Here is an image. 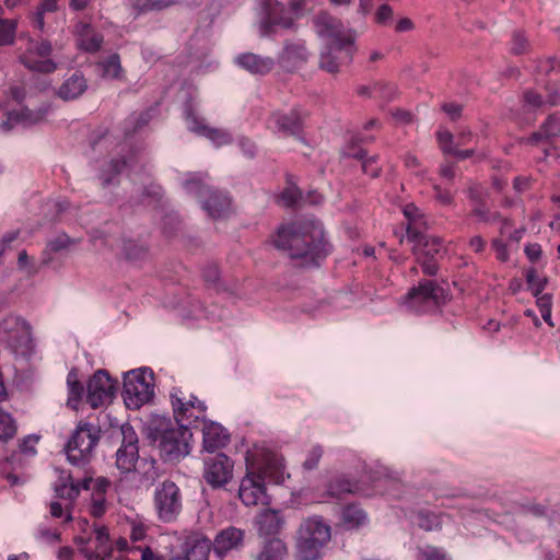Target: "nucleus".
<instances>
[{
    "mask_svg": "<svg viewBox=\"0 0 560 560\" xmlns=\"http://www.w3.org/2000/svg\"><path fill=\"white\" fill-rule=\"evenodd\" d=\"M68 399L67 406L77 410L84 395L83 385L77 380V375L72 372L68 374Z\"/></svg>",
    "mask_w": 560,
    "mask_h": 560,
    "instance_id": "nucleus-36",
    "label": "nucleus"
},
{
    "mask_svg": "<svg viewBox=\"0 0 560 560\" xmlns=\"http://www.w3.org/2000/svg\"><path fill=\"white\" fill-rule=\"evenodd\" d=\"M54 490L57 498L70 501L69 505H72L80 494V486L73 481L71 475L60 477L55 483Z\"/></svg>",
    "mask_w": 560,
    "mask_h": 560,
    "instance_id": "nucleus-33",
    "label": "nucleus"
},
{
    "mask_svg": "<svg viewBox=\"0 0 560 560\" xmlns=\"http://www.w3.org/2000/svg\"><path fill=\"white\" fill-rule=\"evenodd\" d=\"M49 108V105L39 107L35 110L25 107L20 110L10 112V117L11 119H15L19 124L35 125L45 119Z\"/></svg>",
    "mask_w": 560,
    "mask_h": 560,
    "instance_id": "nucleus-34",
    "label": "nucleus"
},
{
    "mask_svg": "<svg viewBox=\"0 0 560 560\" xmlns=\"http://www.w3.org/2000/svg\"><path fill=\"white\" fill-rule=\"evenodd\" d=\"M362 172L371 178H378L382 174L383 167L378 163V155H369L361 163Z\"/></svg>",
    "mask_w": 560,
    "mask_h": 560,
    "instance_id": "nucleus-52",
    "label": "nucleus"
},
{
    "mask_svg": "<svg viewBox=\"0 0 560 560\" xmlns=\"http://www.w3.org/2000/svg\"><path fill=\"white\" fill-rule=\"evenodd\" d=\"M147 438L158 444L165 462H178L190 452L191 432L185 425L175 424L171 418L154 415L145 429Z\"/></svg>",
    "mask_w": 560,
    "mask_h": 560,
    "instance_id": "nucleus-2",
    "label": "nucleus"
},
{
    "mask_svg": "<svg viewBox=\"0 0 560 560\" xmlns=\"http://www.w3.org/2000/svg\"><path fill=\"white\" fill-rule=\"evenodd\" d=\"M185 552L189 560H209L213 541L202 534H192L185 541Z\"/></svg>",
    "mask_w": 560,
    "mask_h": 560,
    "instance_id": "nucleus-28",
    "label": "nucleus"
},
{
    "mask_svg": "<svg viewBox=\"0 0 560 560\" xmlns=\"http://www.w3.org/2000/svg\"><path fill=\"white\" fill-rule=\"evenodd\" d=\"M138 459L139 448L120 446L116 452V467L121 474L133 472Z\"/></svg>",
    "mask_w": 560,
    "mask_h": 560,
    "instance_id": "nucleus-32",
    "label": "nucleus"
},
{
    "mask_svg": "<svg viewBox=\"0 0 560 560\" xmlns=\"http://www.w3.org/2000/svg\"><path fill=\"white\" fill-rule=\"evenodd\" d=\"M529 43L525 34L516 31L512 35L511 52L513 55H522L528 51Z\"/></svg>",
    "mask_w": 560,
    "mask_h": 560,
    "instance_id": "nucleus-56",
    "label": "nucleus"
},
{
    "mask_svg": "<svg viewBox=\"0 0 560 560\" xmlns=\"http://www.w3.org/2000/svg\"><path fill=\"white\" fill-rule=\"evenodd\" d=\"M418 526L425 532L442 529V514L429 510H419L416 513Z\"/></svg>",
    "mask_w": 560,
    "mask_h": 560,
    "instance_id": "nucleus-37",
    "label": "nucleus"
},
{
    "mask_svg": "<svg viewBox=\"0 0 560 560\" xmlns=\"http://www.w3.org/2000/svg\"><path fill=\"white\" fill-rule=\"evenodd\" d=\"M314 25L318 36L328 39V43L345 44L346 46L355 43V32L345 28L338 19L328 13H319L314 20Z\"/></svg>",
    "mask_w": 560,
    "mask_h": 560,
    "instance_id": "nucleus-15",
    "label": "nucleus"
},
{
    "mask_svg": "<svg viewBox=\"0 0 560 560\" xmlns=\"http://www.w3.org/2000/svg\"><path fill=\"white\" fill-rule=\"evenodd\" d=\"M276 248L287 252L291 258H303L306 266H317L327 256L329 246L322 225L314 221L281 224L272 238Z\"/></svg>",
    "mask_w": 560,
    "mask_h": 560,
    "instance_id": "nucleus-1",
    "label": "nucleus"
},
{
    "mask_svg": "<svg viewBox=\"0 0 560 560\" xmlns=\"http://www.w3.org/2000/svg\"><path fill=\"white\" fill-rule=\"evenodd\" d=\"M103 71V77L110 79H118L122 72L120 58L117 54L109 56L106 60L100 62Z\"/></svg>",
    "mask_w": 560,
    "mask_h": 560,
    "instance_id": "nucleus-46",
    "label": "nucleus"
},
{
    "mask_svg": "<svg viewBox=\"0 0 560 560\" xmlns=\"http://www.w3.org/2000/svg\"><path fill=\"white\" fill-rule=\"evenodd\" d=\"M240 67L253 74H267L275 67V60L270 57H261L253 52L241 54L236 58Z\"/></svg>",
    "mask_w": 560,
    "mask_h": 560,
    "instance_id": "nucleus-27",
    "label": "nucleus"
},
{
    "mask_svg": "<svg viewBox=\"0 0 560 560\" xmlns=\"http://www.w3.org/2000/svg\"><path fill=\"white\" fill-rule=\"evenodd\" d=\"M0 341L16 355L32 350V327L22 317L8 315L0 322Z\"/></svg>",
    "mask_w": 560,
    "mask_h": 560,
    "instance_id": "nucleus-8",
    "label": "nucleus"
},
{
    "mask_svg": "<svg viewBox=\"0 0 560 560\" xmlns=\"http://www.w3.org/2000/svg\"><path fill=\"white\" fill-rule=\"evenodd\" d=\"M238 497L247 506L268 505L270 497L267 494L264 476L255 471L247 472L241 481Z\"/></svg>",
    "mask_w": 560,
    "mask_h": 560,
    "instance_id": "nucleus-17",
    "label": "nucleus"
},
{
    "mask_svg": "<svg viewBox=\"0 0 560 560\" xmlns=\"http://www.w3.org/2000/svg\"><path fill=\"white\" fill-rule=\"evenodd\" d=\"M394 18V10L393 8L384 3L380 5L375 12L374 21L376 24L381 26H388L392 24Z\"/></svg>",
    "mask_w": 560,
    "mask_h": 560,
    "instance_id": "nucleus-57",
    "label": "nucleus"
},
{
    "mask_svg": "<svg viewBox=\"0 0 560 560\" xmlns=\"http://www.w3.org/2000/svg\"><path fill=\"white\" fill-rule=\"evenodd\" d=\"M283 523V517L278 510H264L256 520L260 536L277 535L282 529Z\"/></svg>",
    "mask_w": 560,
    "mask_h": 560,
    "instance_id": "nucleus-30",
    "label": "nucleus"
},
{
    "mask_svg": "<svg viewBox=\"0 0 560 560\" xmlns=\"http://www.w3.org/2000/svg\"><path fill=\"white\" fill-rule=\"evenodd\" d=\"M404 214L408 219V224L413 223L419 229L424 224L422 217L419 214L418 208L413 205H408L404 209Z\"/></svg>",
    "mask_w": 560,
    "mask_h": 560,
    "instance_id": "nucleus-64",
    "label": "nucleus"
},
{
    "mask_svg": "<svg viewBox=\"0 0 560 560\" xmlns=\"http://www.w3.org/2000/svg\"><path fill=\"white\" fill-rule=\"evenodd\" d=\"M173 415L178 425L195 427L199 421L205 422L207 406L194 395L187 396L182 390L171 393Z\"/></svg>",
    "mask_w": 560,
    "mask_h": 560,
    "instance_id": "nucleus-9",
    "label": "nucleus"
},
{
    "mask_svg": "<svg viewBox=\"0 0 560 560\" xmlns=\"http://www.w3.org/2000/svg\"><path fill=\"white\" fill-rule=\"evenodd\" d=\"M73 243L74 241L71 240L66 233H61L47 243L46 249L44 250V255H49L50 253H58L62 249L68 248Z\"/></svg>",
    "mask_w": 560,
    "mask_h": 560,
    "instance_id": "nucleus-51",
    "label": "nucleus"
},
{
    "mask_svg": "<svg viewBox=\"0 0 560 560\" xmlns=\"http://www.w3.org/2000/svg\"><path fill=\"white\" fill-rule=\"evenodd\" d=\"M59 0H40L36 11L32 15V22L35 28L44 31L45 20L44 15L48 12H56L58 10Z\"/></svg>",
    "mask_w": 560,
    "mask_h": 560,
    "instance_id": "nucleus-40",
    "label": "nucleus"
},
{
    "mask_svg": "<svg viewBox=\"0 0 560 560\" xmlns=\"http://www.w3.org/2000/svg\"><path fill=\"white\" fill-rule=\"evenodd\" d=\"M521 511L525 515H532L536 518H544L548 516L549 509L545 504L529 503L521 505Z\"/></svg>",
    "mask_w": 560,
    "mask_h": 560,
    "instance_id": "nucleus-58",
    "label": "nucleus"
},
{
    "mask_svg": "<svg viewBox=\"0 0 560 560\" xmlns=\"http://www.w3.org/2000/svg\"><path fill=\"white\" fill-rule=\"evenodd\" d=\"M342 522L350 528H359L366 522V513L355 503H350L342 509Z\"/></svg>",
    "mask_w": 560,
    "mask_h": 560,
    "instance_id": "nucleus-35",
    "label": "nucleus"
},
{
    "mask_svg": "<svg viewBox=\"0 0 560 560\" xmlns=\"http://www.w3.org/2000/svg\"><path fill=\"white\" fill-rule=\"evenodd\" d=\"M542 125L551 140L560 137V113L549 115Z\"/></svg>",
    "mask_w": 560,
    "mask_h": 560,
    "instance_id": "nucleus-59",
    "label": "nucleus"
},
{
    "mask_svg": "<svg viewBox=\"0 0 560 560\" xmlns=\"http://www.w3.org/2000/svg\"><path fill=\"white\" fill-rule=\"evenodd\" d=\"M233 476V462L223 453L205 462L203 478L212 488L225 486Z\"/></svg>",
    "mask_w": 560,
    "mask_h": 560,
    "instance_id": "nucleus-18",
    "label": "nucleus"
},
{
    "mask_svg": "<svg viewBox=\"0 0 560 560\" xmlns=\"http://www.w3.org/2000/svg\"><path fill=\"white\" fill-rule=\"evenodd\" d=\"M331 538V528L322 516L304 520L296 533L295 556L298 560H320L323 549Z\"/></svg>",
    "mask_w": 560,
    "mask_h": 560,
    "instance_id": "nucleus-3",
    "label": "nucleus"
},
{
    "mask_svg": "<svg viewBox=\"0 0 560 560\" xmlns=\"http://www.w3.org/2000/svg\"><path fill=\"white\" fill-rule=\"evenodd\" d=\"M77 47L85 52L95 54L101 50L104 36L90 23L78 22L73 28Z\"/></svg>",
    "mask_w": 560,
    "mask_h": 560,
    "instance_id": "nucleus-22",
    "label": "nucleus"
},
{
    "mask_svg": "<svg viewBox=\"0 0 560 560\" xmlns=\"http://www.w3.org/2000/svg\"><path fill=\"white\" fill-rule=\"evenodd\" d=\"M151 115L149 112L133 113L125 120V136H132L149 124Z\"/></svg>",
    "mask_w": 560,
    "mask_h": 560,
    "instance_id": "nucleus-42",
    "label": "nucleus"
},
{
    "mask_svg": "<svg viewBox=\"0 0 560 560\" xmlns=\"http://www.w3.org/2000/svg\"><path fill=\"white\" fill-rule=\"evenodd\" d=\"M409 306L416 311L438 306L445 303L446 294L442 287L432 280H421L418 287H413L406 295Z\"/></svg>",
    "mask_w": 560,
    "mask_h": 560,
    "instance_id": "nucleus-13",
    "label": "nucleus"
},
{
    "mask_svg": "<svg viewBox=\"0 0 560 560\" xmlns=\"http://www.w3.org/2000/svg\"><path fill=\"white\" fill-rule=\"evenodd\" d=\"M122 250L125 254V257L128 260H139L147 256V248L142 245H139L138 243L133 241H126L122 245Z\"/></svg>",
    "mask_w": 560,
    "mask_h": 560,
    "instance_id": "nucleus-50",
    "label": "nucleus"
},
{
    "mask_svg": "<svg viewBox=\"0 0 560 560\" xmlns=\"http://www.w3.org/2000/svg\"><path fill=\"white\" fill-rule=\"evenodd\" d=\"M18 23L13 19H0V46L14 43Z\"/></svg>",
    "mask_w": 560,
    "mask_h": 560,
    "instance_id": "nucleus-45",
    "label": "nucleus"
},
{
    "mask_svg": "<svg viewBox=\"0 0 560 560\" xmlns=\"http://www.w3.org/2000/svg\"><path fill=\"white\" fill-rule=\"evenodd\" d=\"M361 490L360 482L345 475L336 476L326 485V494L329 498L342 500L348 494H357Z\"/></svg>",
    "mask_w": 560,
    "mask_h": 560,
    "instance_id": "nucleus-26",
    "label": "nucleus"
},
{
    "mask_svg": "<svg viewBox=\"0 0 560 560\" xmlns=\"http://www.w3.org/2000/svg\"><path fill=\"white\" fill-rule=\"evenodd\" d=\"M293 176L287 175L288 186L281 192V200L287 208H292L302 198L301 189L292 182Z\"/></svg>",
    "mask_w": 560,
    "mask_h": 560,
    "instance_id": "nucleus-44",
    "label": "nucleus"
},
{
    "mask_svg": "<svg viewBox=\"0 0 560 560\" xmlns=\"http://www.w3.org/2000/svg\"><path fill=\"white\" fill-rule=\"evenodd\" d=\"M471 214L477 217L481 222L493 223L502 221L503 225H511V222L508 219H503L499 212H491L486 207V201L475 205L471 210Z\"/></svg>",
    "mask_w": 560,
    "mask_h": 560,
    "instance_id": "nucleus-43",
    "label": "nucleus"
},
{
    "mask_svg": "<svg viewBox=\"0 0 560 560\" xmlns=\"http://www.w3.org/2000/svg\"><path fill=\"white\" fill-rule=\"evenodd\" d=\"M436 140H438V144H439L440 150L444 154H452L453 153L455 147L453 145L454 136H453V133L451 131H448L446 129L438 130V132H436Z\"/></svg>",
    "mask_w": 560,
    "mask_h": 560,
    "instance_id": "nucleus-54",
    "label": "nucleus"
},
{
    "mask_svg": "<svg viewBox=\"0 0 560 560\" xmlns=\"http://www.w3.org/2000/svg\"><path fill=\"white\" fill-rule=\"evenodd\" d=\"M153 506L160 522H176L184 508V495L177 483L171 479L160 482L153 492Z\"/></svg>",
    "mask_w": 560,
    "mask_h": 560,
    "instance_id": "nucleus-7",
    "label": "nucleus"
},
{
    "mask_svg": "<svg viewBox=\"0 0 560 560\" xmlns=\"http://www.w3.org/2000/svg\"><path fill=\"white\" fill-rule=\"evenodd\" d=\"M117 382L106 370L96 371L89 380L86 386V402L93 408L110 404L115 397Z\"/></svg>",
    "mask_w": 560,
    "mask_h": 560,
    "instance_id": "nucleus-11",
    "label": "nucleus"
},
{
    "mask_svg": "<svg viewBox=\"0 0 560 560\" xmlns=\"http://www.w3.org/2000/svg\"><path fill=\"white\" fill-rule=\"evenodd\" d=\"M406 238L412 243L411 250L422 272L427 276H435L439 271L435 257L444 250L443 241L438 236L425 234L413 223L407 224Z\"/></svg>",
    "mask_w": 560,
    "mask_h": 560,
    "instance_id": "nucleus-5",
    "label": "nucleus"
},
{
    "mask_svg": "<svg viewBox=\"0 0 560 560\" xmlns=\"http://www.w3.org/2000/svg\"><path fill=\"white\" fill-rule=\"evenodd\" d=\"M187 119L191 122L190 129L197 135L208 138L214 145L222 147L232 142L231 135L218 128H211L199 121L191 110L187 112Z\"/></svg>",
    "mask_w": 560,
    "mask_h": 560,
    "instance_id": "nucleus-25",
    "label": "nucleus"
},
{
    "mask_svg": "<svg viewBox=\"0 0 560 560\" xmlns=\"http://www.w3.org/2000/svg\"><path fill=\"white\" fill-rule=\"evenodd\" d=\"M101 436L100 425L83 420L80 421L65 445L68 460L74 466L89 464Z\"/></svg>",
    "mask_w": 560,
    "mask_h": 560,
    "instance_id": "nucleus-4",
    "label": "nucleus"
},
{
    "mask_svg": "<svg viewBox=\"0 0 560 560\" xmlns=\"http://www.w3.org/2000/svg\"><path fill=\"white\" fill-rule=\"evenodd\" d=\"M188 191H198L205 194L202 208L213 219L225 217L231 211V198L219 190L206 187L200 178L192 177L185 182Z\"/></svg>",
    "mask_w": 560,
    "mask_h": 560,
    "instance_id": "nucleus-10",
    "label": "nucleus"
},
{
    "mask_svg": "<svg viewBox=\"0 0 560 560\" xmlns=\"http://www.w3.org/2000/svg\"><path fill=\"white\" fill-rule=\"evenodd\" d=\"M120 432H121V436H122L120 446H126L127 448H129V447L139 448L138 434L130 423H128V422L124 423L120 427Z\"/></svg>",
    "mask_w": 560,
    "mask_h": 560,
    "instance_id": "nucleus-53",
    "label": "nucleus"
},
{
    "mask_svg": "<svg viewBox=\"0 0 560 560\" xmlns=\"http://www.w3.org/2000/svg\"><path fill=\"white\" fill-rule=\"evenodd\" d=\"M357 50L355 43L349 46L338 43H327L326 49L320 52L318 67L331 74L340 71L345 65H350Z\"/></svg>",
    "mask_w": 560,
    "mask_h": 560,
    "instance_id": "nucleus-16",
    "label": "nucleus"
},
{
    "mask_svg": "<svg viewBox=\"0 0 560 560\" xmlns=\"http://www.w3.org/2000/svg\"><path fill=\"white\" fill-rule=\"evenodd\" d=\"M16 433V423L12 416L0 409V441H8Z\"/></svg>",
    "mask_w": 560,
    "mask_h": 560,
    "instance_id": "nucleus-47",
    "label": "nucleus"
},
{
    "mask_svg": "<svg viewBox=\"0 0 560 560\" xmlns=\"http://www.w3.org/2000/svg\"><path fill=\"white\" fill-rule=\"evenodd\" d=\"M537 70L544 74H549L552 71H560V62L552 57L541 59L538 61Z\"/></svg>",
    "mask_w": 560,
    "mask_h": 560,
    "instance_id": "nucleus-62",
    "label": "nucleus"
},
{
    "mask_svg": "<svg viewBox=\"0 0 560 560\" xmlns=\"http://www.w3.org/2000/svg\"><path fill=\"white\" fill-rule=\"evenodd\" d=\"M258 469L259 471L257 474H261L265 479L270 478L279 481L283 472V464L281 459L271 456L268 457Z\"/></svg>",
    "mask_w": 560,
    "mask_h": 560,
    "instance_id": "nucleus-41",
    "label": "nucleus"
},
{
    "mask_svg": "<svg viewBox=\"0 0 560 560\" xmlns=\"http://www.w3.org/2000/svg\"><path fill=\"white\" fill-rule=\"evenodd\" d=\"M154 395V374L149 368L129 371L124 376L122 398L129 409H139Z\"/></svg>",
    "mask_w": 560,
    "mask_h": 560,
    "instance_id": "nucleus-6",
    "label": "nucleus"
},
{
    "mask_svg": "<svg viewBox=\"0 0 560 560\" xmlns=\"http://www.w3.org/2000/svg\"><path fill=\"white\" fill-rule=\"evenodd\" d=\"M88 89V82L81 72H74L56 91V95L68 102L79 98Z\"/></svg>",
    "mask_w": 560,
    "mask_h": 560,
    "instance_id": "nucleus-29",
    "label": "nucleus"
},
{
    "mask_svg": "<svg viewBox=\"0 0 560 560\" xmlns=\"http://www.w3.org/2000/svg\"><path fill=\"white\" fill-rule=\"evenodd\" d=\"M525 276L528 290L534 296H538L546 288L547 278L539 277L535 268H529Z\"/></svg>",
    "mask_w": 560,
    "mask_h": 560,
    "instance_id": "nucleus-49",
    "label": "nucleus"
},
{
    "mask_svg": "<svg viewBox=\"0 0 560 560\" xmlns=\"http://www.w3.org/2000/svg\"><path fill=\"white\" fill-rule=\"evenodd\" d=\"M310 56L303 40H285L278 56V62L285 71L294 72L308 61Z\"/></svg>",
    "mask_w": 560,
    "mask_h": 560,
    "instance_id": "nucleus-20",
    "label": "nucleus"
},
{
    "mask_svg": "<svg viewBox=\"0 0 560 560\" xmlns=\"http://www.w3.org/2000/svg\"><path fill=\"white\" fill-rule=\"evenodd\" d=\"M261 9V19L259 22V33L261 36H269L273 33L276 26L287 30L295 27L292 16L285 14V7L278 0H259Z\"/></svg>",
    "mask_w": 560,
    "mask_h": 560,
    "instance_id": "nucleus-12",
    "label": "nucleus"
},
{
    "mask_svg": "<svg viewBox=\"0 0 560 560\" xmlns=\"http://www.w3.org/2000/svg\"><path fill=\"white\" fill-rule=\"evenodd\" d=\"M92 540L94 549H82V556L88 560H108L114 551L108 528L104 525L93 524Z\"/></svg>",
    "mask_w": 560,
    "mask_h": 560,
    "instance_id": "nucleus-21",
    "label": "nucleus"
},
{
    "mask_svg": "<svg viewBox=\"0 0 560 560\" xmlns=\"http://www.w3.org/2000/svg\"><path fill=\"white\" fill-rule=\"evenodd\" d=\"M245 530L235 526H229L221 529L213 539V550L219 557L225 556L232 550H238L243 547Z\"/></svg>",
    "mask_w": 560,
    "mask_h": 560,
    "instance_id": "nucleus-23",
    "label": "nucleus"
},
{
    "mask_svg": "<svg viewBox=\"0 0 560 560\" xmlns=\"http://www.w3.org/2000/svg\"><path fill=\"white\" fill-rule=\"evenodd\" d=\"M203 448L207 452H214L228 445L230 442V434L220 423L214 421H205L202 428Z\"/></svg>",
    "mask_w": 560,
    "mask_h": 560,
    "instance_id": "nucleus-24",
    "label": "nucleus"
},
{
    "mask_svg": "<svg viewBox=\"0 0 560 560\" xmlns=\"http://www.w3.org/2000/svg\"><path fill=\"white\" fill-rule=\"evenodd\" d=\"M289 556V548L287 544L277 537L267 539L256 560H285Z\"/></svg>",
    "mask_w": 560,
    "mask_h": 560,
    "instance_id": "nucleus-31",
    "label": "nucleus"
},
{
    "mask_svg": "<svg viewBox=\"0 0 560 560\" xmlns=\"http://www.w3.org/2000/svg\"><path fill=\"white\" fill-rule=\"evenodd\" d=\"M132 8L137 14L150 11H162L178 2V0H130Z\"/></svg>",
    "mask_w": 560,
    "mask_h": 560,
    "instance_id": "nucleus-38",
    "label": "nucleus"
},
{
    "mask_svg": "<svg viewBox=\"0 0 560 560\" xmlns=\"http://www.w3.org/2000/svg\"><path fill=\"white\" fill-rule=\"evenodd\" d=\"M417 560H451L442 548L427 545L417 549Z\"/></svg>",
    "mask_w": 560,
    "mask_h": 560,
    "instance_id": "nucleus-48",
    "label": "nucleus"
},
{
    "mask_svg": "<svg viewBox=\"0 0 560 560\" xmlns=\"http://www.w3.org/2000/svg\"><path fill=\"white\" fill-rule=\"evenodd\" d=\"M343 158L349 159H355L360 161L361 163L369 156L368 151L364 150L361 147H355L353 144H349L343 151H342Z\"/></svg>",
    "mask_w": 560,
    "mask_h": 560,
    "instance_id": "nucleus-63",
    "label": "nucleus"
},
{
    "mask_svg": "<svg viewBox=\"0 0 560 560\" xmlns=\"http://www.w3.org/2000/svg\"><path fill=\"white\" fill-rule=\"evenodd\" d=\"M468 198L475 203H482L488 196L487 190L479 184H471L467 189Z\"/></svg>",
    "mask_w": 560,
    "mask_h": 560,
    "instance_id": "nucleus-61",
    "label": "nucleus"
},
{
    "mask_svg": "<svg viewBox=\"0 0 560 560\" xmlns=\"http://www.w3.org/2000/svg\"><path fill=\"white\" fill-rule=\"evenodd\" d=\"M305 117L306 114L300 107H294L288 113L282 110L271 113L269 122L277 132L299 137L303 132Z\"/></svg>",
    "mask_w": 560,
    "mask_h": 560,
    "instance_id": "nucleus-19",
    "label": "nucleus"
},
{
    "mask_svg": "<svg viewBox=\"0 0 560 560\" xmlns=\"http://www.w3.org/2000/svg\"><path fill=\"white\" fill-rule=\"evenodd\" d=\"M90 513L93 517L100 518L106 513V499L102 493L92 494Z\"/></svg>",
    "mask_w": 560,
    "mask_h": 560,
    "instance_id": "nucleus-60",
    "label": "nucleus"
},
{
    "mask_svg": "<svg viewBox=\"0 0 560 560\" xmlns=\"http://www.w3.org/2000/svg\"><path fill=\"white\" fill-rule=\"evenodd\" d=\"M126 165L127 162L125 159H112L100 174L103 187H107L113 184L114 178L121 173Z\"/></svg>",
    "mask_w": 560,
    "mask_h": 560,
    "instance_id": "nucleus-39",
    "label": "nucleus"
},
{
    "mask_svg": "<svg viewBox=\"0 0 560 560\" xmlns=\"http://www.w3.org/2000/svg\"><path fill=\"white\" fill-rule=\"evenodd\" d=\"M324 454V450L322 445H314L307 453L305 460L303 462V468L305 470H314L317 468L322 457Z\"/></svg>",
    "mask_w": 560,
    "mask_h": 560,
    "instance_id": "nucleus-55",
    "label": "nucleus"
},
{
    "mask_svg": "<svg viewBox=\"0 0 560 560\" xmlns=\"http://www.w3.org/2000/svg\"><path fill=\"white\" fill-rule=\"evenodd\" d=\"M52 47L46 39L31 40L26 52L20 57V61L30 70L42 73H51L57 65L49 59Z\"/></svg>",
    "mask_w": 560,
    "mask_h": 560,
    "instance_id": "nucleus-14",
    "label": "nucleus"
}]
</instances>
